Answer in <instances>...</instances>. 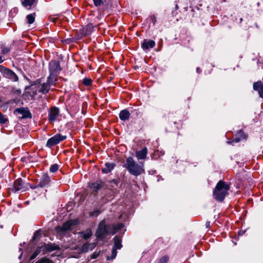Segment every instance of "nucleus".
Returning a JSON list of instances; mask_svg holds the SVG:
<instances>
[{
    "instance_id": "20",
    "label": "nucleus",
    "mask_w": 263,
    "mask_h": 263,
    "mask_svg": "<svg viewBox=\"0 0 263 263\" xmlns=\"http://www.w3.org/2000/svg\"><path fill=\"white\" fill-rule=\"evenodd\" d=\"M80 234L82 238L87 239L91 236L92 232L90 229H87L84 232H80Z\"/></svg>"
},
{
    "instance_id": "12",
    "label": "nucleus",
    "mask_w": 263,
    "mask_h": 263,
    "mask_svg": "<svg viewBox=\"0 0 263 263\" xmlns=\"http://www.w3.org/2000/svg\"><path fill=\"white\" fill-rule=\"evenodd\" d=\"M96 243H84L81 248L82 252H87L89 250H92L96 246Z\"/></svg>"
},
{
    "instance_id": "33",
    "label": "nucleus",
    "mask_w": 263,
    "mask_h": 263,
    "mask_svg": "<svg viewBox=\"0 0 263 263\" xmlns=\"http://www.w3.org/2000/svg\"><path fill=\"white\" fill-rule=\"evenodd\" d=\"M117 254V249H116L115 248H113L112 250L111 256H110V257H107V259H113L116 256Z\"/></svg>"
},
{
    "instance_id": "26",
    "label": "nucleus",
    "mask_w": 263,
    "mask_h": 263,
    "mask_svg": "<svg viewBox=\"0 0 263 263\" xmlns=\"http://www.w3.org/2000/svg\"><path fill=\"white\" fill-rule=\"evenodd\" d=\"M107 229L109 234L114 235L116 233V230L115 229V224L107 225Z\"/></svg>"
},
{
    "instance_id": "37",
    "label": "nucleus",
    "mask_w": 263,
    "mask_h": 263,
    "mask_svg": "<svg viewBox=\"0 0 263 263\" xmlns=\"http://www.w3.org/2000/svg\"><path fill=\"white\" fill-rule=\"evenodd\" d=\"M95 6H100L103 4V0H93Z\"/></svg>"
},
{
    "instance_id": "43",
    "label": "nucleus",
    "mask_w": 263,
    "mask_h": 263,
    "mask_svg": "<svg viewBox=\"0 0 263 263\" xmlns=\"http://www.w3.org/2000/svg\"><path fill=\"white\" fill-rule=\"evenodd\" d=\"M99 212L98 211H95L94 212L91 213L90 215L97 216L99 215Z\"/></svg>"
},
{
    "instance_id": "45",
    "label": "nucleus",
    "mask_w": 263,
    "mask_h": 263,
    "mask_svg": "<svg viewBox=\"0 0 263 263\" xmlns=\"http://www.w3.org/2000/svg\"><path fill=\"white\" fill-rule=\"evenodd\" d=\"M39 235V233L37 232H36L34 235V236H33V239H35L36 237L37 236V235Z\"/></svg>"
},
{
    "instance_id": "22",
    "label": "nucleus",
    "mask_w": 263,
    "mask_h": 263,
    "mask_svg": "<svg viewBox=\"0 0 263 263\" xmlns=\"http://www.w3.org/2000/svg\"><path fill=\"white\" fill-rule=\"evenodd\" d=\"M50 89V86L48 83H43L41 87L40 91L45 94L48 92Z\"/></svg>"
},
{
    "instance_id": "36",
    "label": "nucleus",
    "mask_w": 263,
    "mask_h": 263,
    "mask_svg": "<svg viewBox=\"0 0 263 263\" xmlns=\"http://www.w3.org/2000/svg\"><path fill=\"white\" fill-rule=\"evenodd\" d=\"M123 227V225L122 223H118L115 224V229L116 230V233Z\"/></svg>"
},
{
    "instance_id": "21",
    "label": "nucleus",
    "mask_w": 263,
    "mask_h": 263,
    "mask_svg": "<svg viewBox=\"0 0 263 263\" xmlns=\"http://www.w3.org/2000/svg\"><path fill=\"white\" fill-rule=\"evenodd\" d=\"M114 164L113 163H107L105 164V167L103 168L102 171L104 173L110 172L114 168Z\"/></svg>"
},
{
    "instance_id": "9",
    "label": "nucleus",
    "mask_w": 263,
    "mask_h": 263,
    "mask_svg": "<svg viewBox=\"0 0 263 263\" xmlns=\"http://www.w3.org/2000/svg\"><path fill=\"white\" fill-rule=\"evenodd\" d=\"M49 70L52 74H54L60 71L61 68L59 62L52 61L49 63Z\"/></svg>"
},
{
    "instance_id": "7",
    "label": "nucleus",
    "mask_w": 263,
    "mask_h": 263,
    "mask_svg": "<svg viewBox=\"0 0 263 263\" xmlns=\"http://www.w3.org/2000/svg\"><path fill=\"white\" fill-rule=\"evenodd\" d=\"M74 224L73 221H68L64 223L62 227L58 226L55 228V230L58 233L63 232L71 229V227Z\"/></svg>"
},
{
    "instance_id": "13",
    "label": "nucleus",
    "mask_w": 263,
    "mask_h": 263,
    "mask_svg": "<svg viewBox=\"0 0 263 263\" xmlns=\"http://www.w3.org/2000/svg\"><path fill=\"white\" fill-rule=\"evenodd\" d=\"M93 27L94 26L91 24H89L80 30L82 32V33L84 35V36L88 35L92 32Z\"/></svg>"
},
{
    "instance_id": "35",
    "label": "nucleus",
    "mask_w": 263,
    "mask_h": 263,
    "mask_svg": "<svg viewBox=\"0 0 263 263\" xmlns=\"http://www.w3.org/2000/svg\"><path fill=\"white\" fill-rule=\"evenodd\" d=\"M74 42L75 41H74V39H73V37L68 38V39H66L63 41V43H65L67 44H70V43Z\"/></svg>"
},
{
    "instance_id": "8",
    "label": "nucleus",
    "mask_w": 263,
    "mask_h": 263,
    "mask_svg": "<svg viewBox=\"0 0 263 263\" xmlns=\"http://www.w3.org/2000/svg\"><path fill=\"white\" fill-rule=\"evenodd\" d=\"M15 111L21 115V116L20 117L21 118H31V113L27 108H17L15 110Z\"/></svg>"
},
{
    "instance_id": "4",
    "label": "nucleus",
    "mask_w": 263,
    "mask_h": 263,
    "mask_svg": "<svg viewBox=\"0 0 263 263\" xmlns=\"http://www.w3.org/2000/svg\"><path fill=\"white\" fill-rule=\"evenodd\" d=\"M28 183H25L23 181L22 179L19 178L14 181L13 186L10 189L14 192H16L18 191L23 192L28 190Z\"/></svg>"
},
{
    "instance_id": "25",
    "label": "nucleus",
    "mask_w": 263,
    "mask_h": 263,
    "mask_svg": "<svg viewBox=\"0 0 263 263\" xmlns=\"http://www.w3.org/2000/svg\"><path fill=\"white\" fill-rule=\"evenodd\" d=\"M41 249H42L41 247H38L36 249V250L35 251V252L31 255V256H30V259L32 260L33 259H34L36 257V256L41 253Z\"/></svg>"
},
{
    "instance_id": "40",
    "label": "nucleus",
    "mask_w": 263,
    "mask_h": 263,
    "mask_svg": "<svg viewBox=\"0 0 263 263\" xmlns=\"http://www.w3.org/2000/svg\"><path fill=\"white\" fill-rule=\"evenodd\" d=\"M99 253L95 252L91 256V258H93V259L96 258L99 256Z\"/></svg>"
},
{
    "instance_id": "48",
    "label": "nucleus",
    "mask_w": 263,
    "mask_h": 263,
    "mask_svg": "<svg viewBox=\"0 0 263 263\" xmlns=\"http://www.w3.org/2000/svg\"><path fill=\"white\" fill-rule=\"evenodd\" d=\"M206 226H208V225H210V223H208H208H206Z\"/></svg>"
},
{
    "instance_id": "27",
    "label": "nucleus",
    "mask_w": 263,
    "mask_h": 263,
    "mask_svg": "<svg viewBox=\"0 0 263 263\" xmlns=\"http://www.w3.org/2000/svg\"><path fill=\"white\" fill-rule=\"evenodd\" d=\"M169 260V257L167 255H165L162 257L159 261V263H167Z\"/></svg>"
},
{
    "instance_id": "41",
    "label": "nucleus",
    "mask_w": 263,
    "mask_h": 263,
    "mask_svg": "<svg viewBox=\"0 0 263 263\" xmlns=\"http://www.w3.org/2000/svg\"><path fill=\"white\" fill-rule=\"evenodd\" d=\"M7 121V119L4 117L3 115L0 117V122L1 123H5Z\"/></svg>"
},
{
    "instance_id": "15",
    "label": "nucleus",
    "mask_w": 263,
    "mask_h": 263,
    "mask_svg": "<svg viewBox=\"0 0 263 263\" xmlns=\"http://www.w3.org/2000/svg\"><path fill=\"white\" fill-rule=\"evenodd\" d=\"M155 45V42L153 40H145L142 45L143 49H147L149 47L153 48Z\"/></svg>"
},
{
    "instance_id": "16",
    "label": "nucleus",
    "mask_w": 263,
    "mask_h": 263,
    "mask_svg": "<svg viewBox=\"0 0 263 263\" xmlns=\"http://www.w3.org/2000/svg\"><path fill=\"white\" fill-rule=\"evenodd\" d=\"M49 177L47 174H44L42 176V179L39 186L43 187L45 186L47 184H48L49 182Z\"/></svg>"
},
{
    "instance_id": "24",
    "label": "nucleus",
    "mask_w": 263,
    "mask_h": 263,
    "mask_svg": "<svg viewBox=\"0 0 263 263\" xmlns=\"http://www.w3.org/2000/svg\"><path fill=\"white\" fill-rule=\"evenodd\" d=\"M35 16V13L30 14H28V15H27L26 18L27 19V22L28 24H32L34 22Z\"/></svg>"
},
{
    "instance_id": "50",
    "label": "nucleus",
    "mask_w": 263,
    "mask_h": 263,
    "mask_svg": "<svg viewBox=\"0 0 263 263\" xmlns=\"http://www.w3.org/2000/svg\"><path fill=\"white\" fill-rule=\"evenodd\" d=\"M2 115V114L0 112V117Z\"/></svg>"
},
{
    "instance_id": "38",
    "label": "nucleus",
    "mask_w": 263,
    "mask_h": 263,
    "mask_svg": "<svg viewBox=\"0 0 263 263\" xmlns=\"http://www.w3.org/2000/svg\"><path fill=\"white\" fill-rule=\"evenodd\" d=\"M240 140H241V139L240 137H237L236 138H235V139H234L232 141H228L227 142V143L228 144H231V143H233L234 142H238L240 141Z\"/></svg>"
},
{
    "instance_id": "42",
    "label": "nucleus",
    "mask_w": 263,
    "mask_h": 263,
    "mask_svg": "<svg viewBox=\"0 0 263 263\" xmlns=\"http://www.w3.org/2000/svg\"><path fill=\"white\" fill-rule=\"evenodd\" d=\"M9 51H10V49L9 48L4 47L2 49V53L5 54L8 53Z\"/></svg>"
},
{
    "instance_id": "5",
    "label": "nucleus",
    "mask_w": 263,
    "mask_h": 263,
    "mask_svg": "<svg viewBox=\"0 0 263 263\" xmlns=\"http://www.w3.org/2000/svg\"><path fill=\"white\" fill-rule=\"evenodd\" d=\"M0 71L5 77L13 81H16L18 80V77L15 73L9 69L0 66Z\"/></svg>"
},
{
    "instance_id": "49",
    "label": "nucleus",
    "mask_w": 263,
    "mask_h": 263,
    "mask_svg": "<svg viewBox=\"0 0 263 263\" xmlns=\"http://www.w3.org/2000/svg\"><path fill=\"white\" fill-rule=\"evenodd\" d=\"M206 226H208V225H210V223H208H208H206Z\"/></svg>"
},
{
    "instance_id": "32",
    "label": "nucleus",
    "mask_w": 263,
    "mask_h": 263,
    "mask_svg": "<svg viewBox=\"0 0 263 263\" xmlns=\"http://www.w3.org/2000/svg\"><path fill=\"white\" fill-rule=\"evenodd\" d=\"M237 136L240 137L241 139H246L247 137V136L242 130L239 131V132L237 134Z\"/></svg>"
},
{
    "instance_id": "6",
    "label": "nucleus",
    "mask_w": 263,
    "mask_h": 263,
    "mask_svg": "<svg viewBox=\"0 0 263 263\" xmlns=\"http://www.w3.org/2000/svg\"><path fill=\"white\" fill-rule=\"evenodd\" d=\"M66 138V136H62L60 134H57L48 140L46 145L48 147H51L52 146L59 143L60 141L65 139Z\"/></svg>"
},
{
    "instance_id": "2",
    "label": "nucleus",
    "mask_w": 263,
    "mask_h": 263,
    "mask_svg": "<svg viewBox=\"0 0 263 263\" xmlns=\"http://www.w3.org/2000/svg\"><path fill=\"white\" fill-rule=\"evenodd\" d=\"M126 168L132 175L138 176L144 172L143 163H136L132 157H128L125 165Z\"/></svg>"
},
{
    "instance_id": "11",
    "label": "nucleus",
    "mask_w": 263,
    "mask_h": 263,
    "mask_svg": "<svg viewBox=\"0 0 263 263\" xmlns=\"http://www.w3.org/2000/svg\"><path fill=\"white\" fill-rule=\"evenodd\" d=\"M41 248L43 250L48 252L57 250L60 249V248L58 246L51 243L44 244V245L41 246Z\"/></svg>"
},
{
    "instance_id": "18",
    "label": "nucleus",
    "mask_w": 263,
    "mask_h": 263,
    "mask_svg": "<svg viewBox=\"0 0 263 263\" xmlns=\"http://www.w3.org/2000/svg\"><path fill=\"white\" fill-rule=\"evenodd\" d=\"M129 112L126 109L122 110L119 114V117L121 120H126L129 119Z\"/></svg>"
},
{
    "instance_id": "17",
    "label": "nucleus",
    "mask_w": 263,
    "mask_h": 263,
    "mask_svg": "<svg viewBox=\"0 0 263 263\" xmlns=\"http://www.w3.org/2000/svg\"><path fill=\"white\" fill-rule=\"evenodd\" d=\"M103 186V183L101 182L89 183V187L93 192H97Z\"/></svg>"
},
{
    "instance_id": "44",
    "label": "nucleus",
    "mask_w": 263,
    "mask_h": 263,
    "mask_svg": "<svg viewBox=\"0 0 263 263\" xmlns=\"http://www.w3.org/2000/svg\"><path fill=\"white\" fill-rule=\"evenodd\" d=\"M151 19H152V20L153 21V24H155V22H156V17L155 16L153 15V16H151Z\"/></svg>"
},
{
    "instance_id": "23",
    "label": "nucleus",
    "mask_w": 263,
    "mask_h": 263,
    "mask_svg": "<svg viewBox=\"0 0 263 263\" xmlns=\"http://www.w3.org/2000/svg\"><path fill=\"white\" fill-rule=\"evenodd\" d=\"M36 0H23L22 1V5L25 7H27L28 6L31 7L33 4L35 2Z\"/></svg>"
},
{
    "instance_id": "34",
    "label": "nucleus",
    "mask_w": 263,
    "mask_h": 263,
    "mask_svg": "<svg viewBox=\"0 0 263 263\" xmlns=\"http://www.w3.org/2000/svg\"><path fill=\"white\" fill-rule=\"evenodd\" d=\"M36 263H52V261L48 258H43L39 260Z\"/></svg>"
},
{
    "instance_id": "3",
    "label": "nucleus",
    "mask_w": 263,
    "mask_h": 263,
    "mask_svg": "<svg viewBox=\"0 0 263 263\" xmlns=\"http://www.w3.org/2000/svg\"><path fill=\"white\" fill-rule=\"evenodd\" d=\"M107 225L106 224L104 220H102L99 224L96 232V236L101 239L104 238L105 236L108 235Z\"/></svg>"
},
{
    "instance_id": "46",
    "label": "nucleus",
    "mask_w": 263,
    "mask_h": 263,
    "mask_svg": "<svg viewBox=\"0 0 263 263\" xmlns=\"http://www.w3.org/2000/svg\"><path fill=\"white\" fill-rule=\"evenodd\" d=\"M3 60L2 59V57L0 56V63L3 62Z\"/></svg>"
},
{
    "instance_id": "30",
    "label": "nucleus",
    "mask_w": 263,
    "mask_h": 263,
    "mask_svg": "<svg viewBox=\"0 0 263 263\" xmlns=\"http://www.w3.org/2000/svg\"><path fill=\"white\" fill-rule=\"evenodd\" d=\"M58 168L59 165L58 164H54L52 165L50 167V171L52 173H54L58 171Z\"/></svg>"
},
{
    "instance_id": "19",
    "label": "nucleus",
    "mask_w": 263,
    "mask_h": 263,
    "mask_svg": "<svg viewBox=\"0 0 263 263\" xmlns=\"http://www.w3.org/2000/svg\"><path fill=\"white\" fill-rule=\"evenodd\" d=\"M114 245L113 248L116 249H120L122 248L121 240L117 236L114 238Z\"/></svg>"
},
{
    "instance_id": "10",
    "label": "nucleus",
    "mask_w": 263,
    "mask_h": 263,
    "mask_svg": "<svg viewBox=\"0 0 263 263\" xmlns=\"http://www.w3.org/2000/svg\"><path fill=\"white\" fill-rule=\"evenodd\" d=\"M59 113V109L56 107L52 108L49 114V120L51 122L54 121Z\"/></svg>"
},
{
    "instance_id": "39",
    "label": "nucleus",
    "mask_w": 263,
    "mask_h": 263,
    "mask_svg": "<svg viewBox=\"0 0 263 263\" xmlns=\"http://www.w3.org/2000/svg\"><path fill=\"white\" fill-rule=\"evenodd\" d=\"M258 93L259 95V96L261 98H263V84H262L260 89L258 91Z\"/></svg>"
},
{
    "instance_id": "31",
    "label": "nucleus",
    "mask_w": 263,
    "mask_h": 263,
    "mask_svg": "<svg viewBox=\"0 0 263 263\" xmlns=\"http://www.w3.org/2000/svg\"><path fill=\"white\" fill-rule=\"evenodd\" d=\"M83 36H84V35L82 33V32L80 30V32L77 33L75 37H73V39H74V41L76 42L81 39Z\"/></svg>"
},
{
    "instance_id": "1",
    "label": "nucleus",
    "mask_w": 263,
    "mask_h": 263,
    "mask_svg": "<svg viewBox=\"0 0 263 263\" xmlns=\"http://www.w3.org/2000/svg\"><path fill=\"white\" fill-rule=\"evenodd\" d=\"M230 189V186L228 184L222 181H219L213 191L214 198L217 201H222L228 194Z\"/></svg>"
},
{
    "instance_id": "28",
    "label": "nucleus",
    "mask_w": 263,
    "mask_h": 263,
    "mask_svg": "<svg viewBox=\"0 0 263 263\" xmlns=\"http://www.w3.org/2000/svg\"><path fill=\"white\" fill-rule=\"evenodd\" d=\"M83 83L86 86H89L91 83V80L90 78H85L83 80Z\"/></svg>"
},
{
    "instance_id": "14",
    "label": "nucleus",
    "mask_w": 263,
    "mask_h": 263,
    "mask_svg": "<svg viewBox=\"0 0 263 263\" xmlns=\"http://www.w3.org/2000/svg\"><path fill=\"white\" fill-rule=\"evenodd\" d=\"M147 154V149L146 147H144L141 151H136V156L138 159H145Z\"/></svg>"
},
{
    "instance_id": "29",
    "label": "nucleus",
    "mask_w": 263,
    "mask_h": 263,
    "mask_svg": "<svg viewBox=\"0 0 263 263\" xmlns=\"http://www.w3.org/2000/svg\"><path fill=\"white\" fill-rule=\"evenodd\" d=\"M262 85H261L260 82H255L253 84V88L255 90H258L260 89L261 86Z\"/></svg>"
},
{
    "instance_id": "47",
    "label": "nucleus",
    "mask_w": 263,
    "mask_h": 263,
    "mask_svg": "<svg viewBox=\"0 0 263 263\" xmlns=\"http://www.w3.org/2000/svg\"><path fill=\"white\" fill-rule=\"evenodd\" d=\"M206 226H208V225H210V223H208H208H206Z\"/></svg>"
}]
</instances>
